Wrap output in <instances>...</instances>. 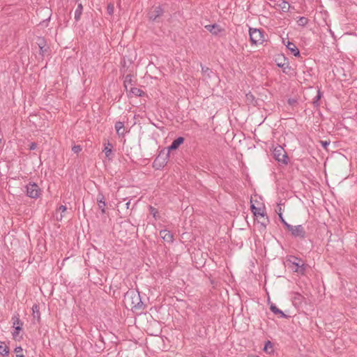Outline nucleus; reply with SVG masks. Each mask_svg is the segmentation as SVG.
I'll use <instances>...</instances> for the list:
<instances>
[{"label": "nucleus", "instance_id": "obj_22", "mask_svg": "<svg viewBox=\"0 0 357 357\" xmlns=\"http://www.w3.org/2000/svg\"><path fill=\"white\" fill-rule=\"evenodd\" d=\"M130 93L137 97H142L144 94L142 90L136 87H130Z\"/></svg>", "mask_w": 357, "mask_h": 357}, {"label": "nucleus", "instance_id": "obj_5", "mask_svg": "<svg viewBox=\"0 0 357 357\" xmlns=\"http://www.w3.org/2000/svg\"><path fill=\"white\" fill-rule=\"evenodd\" d=\"M264 209V208L256 207L254 204H251L250 206V210L254 214V216L257 218L259 217L263 218V220L259 222L264 227H266L269 223V220L268 216H266Z\"/></svg>", "mask_w": 357, "mask_h": 357}, {"label": "nucleus", "instance_id": "obj_35", "mask_svg": "<svg viewBox=\"0 0 357 357\" xmlns=\"http://www.w3.org/2000/svg\"><path fill=\"white\" fill-rule=\"evenodd\" d=\"M114 5L109 3L107 6V12L109 15H112L114 13Z\"/></svg>", "mask_w": 357, "mask_h": 357}, {"label": "nucleus", "instance_id": "obj_9", "mask_svg": "<svg viewBox=\"0 0 357 357\" xmlns=\"http://www.w3.org/2000/svg\"><path fill=\"white\" fill-rule=\"evenodd\" d=\"M283 43L294 56L296 57H299L301 56L298 48L294 43L290 42L289 40L287 43H285L284 40H283Z\"/></svg>", "mask_w": 357, "mask_h": 357}, {"label": "nucleus", "instance_id": "obj_13", "mask_svg": "<svg viewBox=\"0 0 357 357\" xmlns=\"http://www.w3.org/2000/svg\"><path fill=\"white\" fill-rule=\"evenodd\" d=\"M37 45H38V47L40 49L39 54L43 58L44 56L45 52H47V48H46V42L43 38H38L37 39Z\"/></svg>", "mask_w": 357, "mask_h": 357}, {"label": "nucleus", "instance_id": "obj_26", "mask_svg": "<svg viewBox=\"0 0 357 357\" xmlns=\"http://www.w3.org/2000/svg\"><path fill=\"white\" fill-rule=\"evenodd\" d=\"M9 353V349L6 346V344L0 341V354L2 356H6Z\"/></svg>", "mask_w": 357, "mask_h": 357}, {"label": "nucleus", "instance_id": "obj_44", "mask_svg": "<svg viewBox=\"0 0 357 357\" xmlns=\"http://www.w3.org/2000/svg\"><path fill=\"white\" fill-rule=\"evenodd\" d=\"M255 357H259V356H255Z\"/></svg>", "mask_w": 357, "mask_h": 357}, {"label": "nucleus", "instance_id": "obj_20", "mask_svg": "<svg viewBox=\"0 0 357 357\" xmlns=\"http://www.w3.org/2000/svg\"><path fill=\"white\" fill-rule=\"evenodd\" d=\"M32 311H33L32 314H33V319H36L38 321H40V313L39 311V306L36 304L33 305L32 307Z\"/></svg>", "mask_w": 357, "mask_h": 357}, {"label": "nucleus", "instance_id": "obj_23", "mask_svg": "<svg viewBox=\"0 0 357 357\" xmlns=\"http://www.w3.org/2000/svg\"><path fill=\"white\" fill-rule=\"evenodd\" d=\"M12 321H13V326H23V322L20 320V315L17 313L16 314L13 315V317H12Z\"/></svg>", "mask_w": 357, "mask_h": 357}, {"label": "nucleus", "instance_id": "obj_24", "mask_svg": "<svg viewBox=\"0 0 357 357\" xmlns=\"http://www.w3.org/2000/svg\"><path fill=\"white\" fill-rule=\"evenodd\" d=\"M112 144H110L109 142H108L107 145H105V149H104L103 151L105 152V156L107 158H108L109 159H110V155L112 153Z\"/></svg>", "mask_w": 357, "mask_h": 357}, {"label": "nucleus", "instance_id": "obj_4", "mask_svg": "<svg viewBox=\"0 0 357 357\" xmlns=\"http://www.w3.org/2000/svg\"><path fill=\"white\" fill-rule=\"evenodd\" d=\"M250 40L252 44H261L264 42V31L255 28L249 29Z\"/></svg>", "mask_w": 357, "mask_h": 357}, {"label": "nucleus", "instance_id": "obj_41", "mask_svg": "<svg viewBox=\"0 0 357 357\" xmlns=\"http://www.w3.org/2000/svg\"><path fill=\"white\" fill-rule=\"evenodd\" d=\"M37 147V144L35 142H31L29 145V150H35Z\"/></svg>", "mask_w": 357, "mask_h": 357}, {"label": "nucleus", "instance_id": "obj_3", "mask_svg": "<svg viewBox=\"0 0 357 357\" xmlns=\"http://www.w3.org/2000/svg\"><path fill=\"white\" fill-rule=\"evenodd\" d=\"M287 261V262L291 263L293 266H295L294 272H296L301 275L305 274V272L306 270V266L303 262V261L301 258L291 255L289 257V258Z\"/></svg>", "mask_w": 357, "mask_h": 357}, {"label": "nucleus", "instance_id": "obj_42", "mask_svg": "<svg viewBox=\"0 0 357 357\" xmlns=\"http://www.w3.org/2000/svg\"><path fill=\"white\" fill-rule=\"evenodd\" d=\"M130 201H128L126 204V207L127 209H128L130 208Z\"/></svg>", "mask_w": 357, "mask_h": 357}, {"label": "nucleus", "instance_id": "obj_8", "mask_svg": "<svg viewBox=\"0 0 357 357\" xmlns=\"http://www.w3.org/2000/svg\"><path fill=\"white\" fill-rule=\"evenodd\" d=\"M169 153L166 154V155H163L160 153L153 162V167L157 169H159L163 167L167 162V159L169 157Z\"/></svg>", "mask_w": 357, "mask_h": 357}, {"label": "nucleus", "instance_id": "obj_17", "mask_svg": "<svg viewBox=\"0 0 357 357\" xmlns=\"http://www.w3.org/2000/svg\"><path fill=\"white\" fill-rule=\"evenodd\" d=\"M115 129L116 130L117 134L120 136H123L125 134V127L124 123L121 121H117L115 123Z\"/></svg>", "mask_w": 357, "mask_h": 357}, {"label": "nucleus", "instance_id": "obj_7", "mask_svg": "<svg viewBox=\"0 0 357 357\" xmlns=\"http://www.w3.org/2000/svg\"><path fill=\"white\" fill-rule=\"evenodd\" d=\"M26 195L31 198L36 199L40 195L41 190L36 183L29 182L26 185Z\"/></svg>", "mask_w": 357, "mask_h": 357}, {"label": "nucleus", "instance_id": "obj_28", "mask_svg": "<svg viewBox=\"0 0 357 357\" xmlns=\"http://www.w3.org/2000/svg\"><path fill=\"white\" fill-rule=\"evenodd\" d=\"M321 96H322V93H321V91L319 90H318L317 95L314 98L313 102H312L314 107H317L319 106V100L321 99Z\"/></svg>", "mask_w": 357, "mask_h": 357}, {"label": "nucleus", "instance_id": "obj_18", "mask_svg": "<svg viewBox=\"0 0 357 357\" xmlns=\"http://www.w3.org/2000/svg\"><path fill=\"white\" fill-rule=\"evenodd\" d=\"M270 309L274 314H279L282 318L287 317V315H286L281 310L278 309L273 303L271 305Z\"/></svg>", "mask_w": 357, "mask_h": 357}, {"label": "nucleus", "instance_id": "obj_31", "mask_svg": "<svg viewBox=\"0 0 357 357\" xmlns=\"http://www.w3.org/2000/svg\"><path fill=\"white\" fill-rule=\"evenodd\" d=\"M279 6L283 11H287L289 8V4L284 1H282Z\"/></svg>", "mask_w": 357, "mask_h": 357}, {"label": "nucleus", "instance_id": "obj_16", "mask_svg": "<svg viewBox=\"0 0 357 357\" xmlns=\"http://www.w3.org/2000/svg\"><path fill=\"white\" fill-rule=\"evenodd\" d=\"M303 299L304 297L299 293H293L292 302L294 305H300L302 303Z\"/></svg>", "mask_w": 357, "mask_h": 357}, {"label": "nucleus", "instance_id": "obj_29", "mask_svg": "<svg viewBox=\"0 0 357 357\" xmlns=\"http://www.w3.org/2000/svg\"><path fill=\"white\" fill-rule=\"evenodd\" d=\"M57 210H58V211H60L61 212V215H60V216H59H59H56V220H57L58 221H61V220H62L63 217V213H64V212H66V211L67 208H66V206H64V205H61V206L58 208V209H57Z\"/></svg>", "mask_w": 357, "mask_h": 357}, {"label": "nucleus", "instance_id": "obj_14", "mask_svg": "<svg viewBox=\"0 0 357 357\" xmlns=\"http://www.w3.org/2000/svg\"><path fill=\"white\" fill-rule=\"evenodd\" d=\"M97 202L98 204L99 208L101 210L102 213H105L106 209V202L104 195L102 193H99L97 197Z\"/></svg>", "mask_w": 357, "mask_h": 357}, {"label": "nucleus", "instance_id": "obj_36", "mask_svg": "<svg viewBox=\"0 0 357 357\" xmlns=\"http://www.w3.org/2000/svg\"><path fill=\"white\" fill-rule=\"evenodd\" d=\"M277 66L280 68H284V72H285L286 68H289L288 63H282V62H278Z\"/></svg>", "mask_w": 357, "mask_h": 357}, {"label": "nucleus", "instance_id": "obj_43", "mask_svg": "<svg viewBox=\"0 0 357 357\" xmlns=\"http://www.w3.org/2000/svg\"><path fill=\"white\" fill-rule=\"evenodd\" d=\"M281 211H282L281 207H279V208H278V210H276V212H277L278 213H282V212H281Z\"/></svg>", "mask_w": 357, "mask_h": 357}, {"label": "nucleus", "instance_id": "obj_32", "mask_svg": "<svg viewBox=\"0 0 357 357\" xmlns=\"http://www.w3.org/2000/svg\"><path fill=\"white\" fill-rule=\"evenodd\" d=\"M278 216H279L280 220L281 221V222L283 224V225L285 227L286 229H287V226L291 225L290 224L287 223L285 221V220L284 219V218L282 216V213H278Z\"/></svg>", "mask_w": 357, "mask_h": 357}, {"label": "nucleus", "instance_id": "obj_11", "mask_svg": "<svg viewBox=\"0 0 357 357\" xmlns=\"http://www.w3.org/2000/svg\"><path fill=\"white\" fill-rule=\"evenodd\" d=\"M185 139L183 137H178L175 139L168 147V153L171 151L176 150L184 142Z\"/></svg>", "mask_w": 357, "mask_h": 357}, {"label": "nucleus", "instance_id": "obj_1", "mask_svg": "<svg viewBox=\"0 0 357 357\" xmlns=\"http://www.w3.org/2000/svg\"><path fill=\"white\" fill-rule=\"evenodd\" d=\"M123 303L127 308L132 310H138L143 308V303L139 291L134 289L128 291L123 298Z\"/></svg>", "mask_w": 357, "mask_h": 357}, {"label": "nucleus", "instance_id": "obj_12", "mask_svg": "<svg viewBox=\"0 0 357 357\" xmlns=\"http://www.w3.org/2000/svg\"><path fill=\"white\" fill-rule=\"evenodd\" d=\"M160 237L167 243H172L174 240L173 234L167 229H162L160 231Z\"/></svg>", "mask_w": 357, "mask_h": 357}, {"label": "nucleus", "instance_id": "obj_15", "mask_svg": "<svg viewBox=\"0 0 357 357\" xmlns=\"http://www.w3.org/2000/svg\"><path fill=\"white\" fill-rule=\"evenodd\" d=\"M205 28L213 35H218L221 31V29L216 24L206 25Z\"/></svg>", "mask_w": 357, "mask_h": 357}, {"label": "nucleus", "instance_id": "obj_30", "mask_svg": "<svg viewBox=\"0 0 357 357\" xmlns=\"http://www.w3.org/2000/svg\"><path fill=\"white\" fill-rule=\"evenodd\" d=\"M23 349L21 347H17L15 349V353L16 354V357H24V356L22 354Z\"/></svg>", "mask_w": 357, "mask_h": 357}, {"label": "nucleus", "instance_id": "obj_40", "mask_svg": "<svg viewBox=\"0 0 357 357\" xmlns=\"http://www.w3.org/2000/svg\"><path fill=\"white\" fill-rule=\"evenodd\" d=\"M321 144L324 149H326L327 146L330 144V142L329 141H321Z\"/></svg>", "mask_w": 357, "mask_h": 357}, {"label": "nucleus", "instance_id": "obj_19", "mask_svg": "<svg viewBox=\"0 0 357 357\" xmlns=\"http://www.w3.org/2000/svg\"><path fill=\"white\" fill-rule=\"evenodd\" d=\"M82 11H83V6H82V3H79L77 5V7L75 11L74 18L76 22H78L80 20Z\"/></svg>", "mask_w": 357, "mask_h": 357}, {"label": "nucleus", "instance_id": "obj_6", "mask_svg": "<svg viewBox=\"0 0 357 357\" xmlns=\"http://www.w3.org/2000/svg\"><path fill=\"white\" fill-rule=\"evenodd\" d=\"M287 229L291 232V236L294 238L304 239L306 237V231L301 225L296 226L289 225L287 226Z\"/></svg>", "mask_w": 357, "mask_h": 357}, {"label": "nucleus", "instance_id": "obj_37", "mask_svg": "<svg viewBox=\"0 0 357 357\" xmlns=\"http://www.w3.org/2000/svg\"><path fill=\"white\" fill-rule=\"evenodd\" d=\"M13 327L15 328V331L13 333V335L14 337H15L20 333V331H22V326H13Z\"/></svg>", "mask_w": 357, "mask_h": 357}, {"label": "nucleus", "instance_id": "obj_34", "mask_svg": "<svg viewBox=\"0 0 357 357\" xmlns=\"http://www.w3.org/2000/svg\"><path fill=\"white\" fill-rule=\"evenodd\" d=\"M202 71L210 77V74L213 73V71L208 67L202 66Z\"/></svg>", "mask_w": 357, "mask_h": 357}, {"label": "nucleus", "instance_id": "obj_10", "mask_svg": "<svg viewBox=\"0 0 357 357\" xmlns=\"http://www.w3.org/2000/svg\"><path fill=\"white\" fill-rule=\"evenodd\" d=\"M163 14V9L161 6H157L153 11L149 13V19L152 21H156Z\"/></svg>", "mask_w": 357, "mask_h": 357}, {"label": "nucleus", "instance_id": "obj_39", "mask_svg": "<svg viewBox=\"0 0 357 357\" xmlns=\"http://www.w3.org/2000/svg\"><path fill=\"white\" fill-rule=\"evenodd\" d=\"M287 102H288V104H289V105H291V106H293V105H294L295 104H296V103H297L296 100V99H294V98H289V99H288V101H287Z\"/></svg>", "mask_w": 357, "mask_h": 357}, {"label": "nucleus", "instance_id": "obj_2", "mask_svg": "<svg viewBox=\"0 0 357 357\" xmlns=\"http://www.w3.org/2000/svg\"><path fill=\"white\" fill-rule=\"evenodd\" d=\"M273 155L275 160L282 165L288 164V156L282 146L278 145L273 151Z\"/></svg>", "mask_w": 357, "mask_h": 357}, {"label": "nucleus", "instance_id": "obj_27", "mask_svg": "<svg viewBox=\"0 0 357 357\" xmlns=\"http://www.w3.org/2000/svg\"><path fill=\"white\" fill-rule=\"evenodd\" d=\"M264 351H266V353H268V354H271V353H272L273 351V344L271 343V341L268 340L265 343V345H264Z\"/></svg>", "mask_w": 357, "mask_h": 357}, {"label": "nucleus", "instance_id": "obj_33", "mask_svg": "<svg viewBox=\"0 0 357 357\" xmlns=\"http://www.w3.org/2000/svg\"><path fill=\"white\" fill-rule=\"evenodd\" d=\"M307 21H308L307 18H306L305 17H301L298 20V22L299 25L305 26L307 23Z\"/></svg>", "mask_w": 357, "mask_h": 357}, {"label": "nucleus", "instance_id": "obj_21", "mask_svg": "<svg viewBox=\"0 0 357 357\" xmlns=\"http://www.w3.org/2000/svg\"><path fill=\"white\" fill-rule=\"evenodd\" d=\"M132 77L133 76L130 74H128L125 77V79L123 81V84H124V86L127 91H128V85L129 84L132 85V82H133Z\"/></svg>", "mask_w": 357, "mask_h": 357}, {"label": "nucleus", "instance_id": "obj_38", "mask_svg": "<svg viewBox=\"0 0 357 357\" xmlns=\"http://www.w3.org/2000/svg\"><path fill=\"white\" fill-rule=\"evenodd\" d=\"M72 151L75 153H78L82 151V147L79 145H75L72 147Z\"/></svg>", "mask_w": 357, "mask_h": 357}, {"label": "nucleus", "instance_id": "obj_25", "mask_svg": "<svg viewBox=\"0 0 357 357\" xmlns=\"http://www.w3.org/2000/svg\"><path fill=\"white\" fill-rule=\"evenodd\" d=\"M149 213L153 215V217L155 218V220L160 219V216L159 214V212L157 208L152 206H149Z\"/></svg>", "mask_w": 357, "mask_h": 357}]
</instances>
